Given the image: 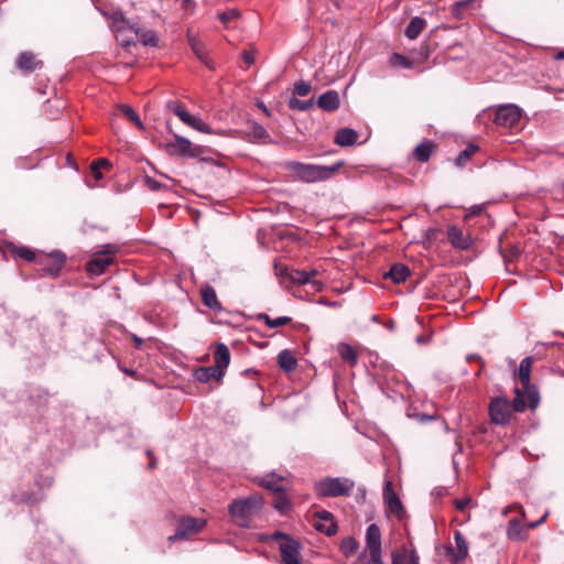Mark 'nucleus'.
I'll return each instance as SVG.
<instances>
[{
    "label": "nucleus",
    "mask_w": 564,
    "mask_h": 564,
    "mask_svg": "<svg viewBox=\"0 0 564 564\" xmlns=\"http://www.w3.org/2000/svg\"><path fill=\"white\" fill-rule=\"evenodd\" d=\"M340 166V162L333 165H317L292 161L286 164L290 172H292L299 180L306 183L328 180Z\"/></svg>",
    "instance_id": "obj_1"
},
{
    "label": "nucleus",
    "mask_w": 564,
    "mask_h": 564,
    "mask_svg": "<svg viewBox=\"0 0 564 564\" xmlns=\"http://www.w3.org/2000/svg\"><path fill=\"white\" fill-rule=\"evenodd\" d=\"M355 481L347 477H325L314 484V490L318 497L348 496Z\"/></svg>",
    "instance_id": "obj_2"
},
{
    "label": "nucleus",
    "mask_w": 564,
    "mask_h": 564,
    "mask_svg": "<svg viewBox=\"0 0 564 564\" xmlns=\"http://www.w3.org/2000/svg\"><path fill=\"white\" fill-rule=\"evenodd\" d=\"M262 507V499L258 496H250L245 499L234 500L229 505V513L241 527L247 525L248 519Z\"/></svg>",
    "instance_id": "obj_3"
},
{
    "label": "nucleus",
    "mask_w": 564,
    "mask_h": 564,
    "mask_svg": "<svg viewBox=\"0 0 564 564\" xmlns=\"http://www.w3.org/2000/svg\"><path fill=\"white\" fill-rule=\"evenodd\" d=\"M206 525L205 519H198L194 517H182L177 521L176 531L173 535L169 536L170 542L177 540H184L191 534L200 532Z\"/></svg>",
    "instance_id": "obj_4"
},
{
    "label": "nucleus",
    "mask_w": 564,
    "mask_h": 564,
    "mask_svg": "<svg viewBox=\"0 0 564 564\" xmlns=\"http://www.w3.org/2000/svg\"><path fill=\"white\" fill-rule=\"evenodd\" d=\"M490 420L495 424H507L511 419V405L506 397H496L489 403Z\"/></svg>",
    "instance_id": "obj_5"
},
{
    "label": "nucleus",
    "mask_w": 564,
    "mask_h": 564,
    "mask_svg": "<svg viewBox=\"0 0 564 564\" xmlns=\"http://www.w3.org/2000/svg\"><path fill=\"white\" fill-rule=\"evenodd\" d=\"M167 108L173 111L174 115H176L180 120L185 123L186 126L204 133H210L212 129L210 127L204 122L199 117H196L188 111L185 110V108L174 101H169Z\"/></svg>",
    "instance_id": "obj_6"
},
{
    "label": "nucleus",
    "mask_w": 564,
    "mask_h": 564,
    "mask_svg": "<svg viewBox=\"0 0 564 564\" xmlns=\"http://www.w3.org/2000/svg\"><path fill=\"white\" fill-rule=\"evenodd\" d=\"M522 117V109L513 104L501 105L496 110L495 122L505 128L517 126Z\"/></svg>",
    "instance_id": "obj_7"
},
{
    "label": "nucleus",
    "mask_w": 564,
    "mask_h": 564,
    "mask_svg": "<svg viewBox=\"0 0 564 564\" xmlns=\"http://www.w3.org/2000/svg\"><path fill=\"white\" fill-rule=\"evenodd\" d=\"M514 399L512 402V408L516 412H522L527 406L531 409H535L539 405L540 397L538 391L530 386L528 390H523L521 388L514 389Z\"/></svg>",
    "instance_id": "obj_8"
},
{
    "label": "nucleus",
    "mask_w": 564,
    "mask_h": 564,
    "mask_svg": "<svg viewBox=\"0 0 564 564\" xmlns=\"http://www.w3.org/2000/svg\"><path fill=\"white\" fill-rule=\"evenodd\" d=\"M301 543L293 538H285L279 544V551L283 564H302Z\"/></svg>",
    "instance_id": "obj_9"
},
{
    "label": "nucleus",
    "mask_w": 564,
    "mask_h": 564,
    "mask_svg": "<svg viewBox=\"0 0 564 564\" xmlns=\"http://www.w3.org/2000/svg\"><path fill=\"white\" fill-rule=\"evenodd\" d=\"M113 250L107 249L93 254L87 263V271L93 275H100L113 262Z\"/></svg>",
    "instance_id": "obj_10"
},
{
    "label": "nucleus",
    "mask_w": 564,
    "mask_h": 564,
    "mask_svg": "<svg viewBox=\"0 0 564 564\" xmlns=\"http://www.w3.org/2000/svg\"><path fill=\"white\" fill-rule=\"evenodd\" d=\"M383 501L387 507V510L397 516L398 519H403L405 516L404 508L402 502L400 501L398 495L394 492L392 488V482L390 480L384 481L383 486Z\"/></svg>",
    "instance_id": "obj_11"
},
{
    "label": "nucleus",
    "mask_w": 564,
    "mask_h": 564,
    "mask_svg": "<svg viewBox=\"0 0 564 564\" xmlns=\"http://www.w3.org/2000/svg\"><path fill=\"white\" fill-rule=\"evenodd\" d=\"M366 546L369 556H381V531L376 523H371L366 531Z\"/></svg>",
    "instance_id": "obj_12"
},
{
    "label": "nucleus",
    "mask_w": 564,
    "mask_h": 564,
    "mask_svg": "<svg viewBox=\"0 0 564 564\" xmlns=\"http://www.w3.org/2000/svg\"><path fill=\"white\" fill-rule=\"evenodd\" d=\"M317 522L315 529L324 532L326 535L332 536L337 532V524L334 521V517L329 511L322 510L316 512Z\"/></svg>",
    "instance_id": "obj_13"
},
{
    "label": "nucleus",
    "mask_w": 564,
    "mask_h": 564,
    "mask_svg": "<svg viewBox=\"0 0 564 564\" xmlns=\"http://www.w3.org/2000/svg\"><path fill=\"white\" fill-rule=\"evenodd\" d=\"M166 148L170 154L195 156L192 149V142L185 137L175 134L174 141L169 142Z\"/></svg>",
    "instance_id": "obj_14"
},
{
    "label": "nucleus",
    "mask_w": 564,
    "mask_h": 564,
    "mask_svg": "<svg viewBox=\"0 0 564 564\" xmlns=\"http://www.w3.org/2000/svg\"><path fill=\"white\" fill-rule=\"evenodd\" d=\"M129 29L134 32L138 40L144 45L150 47L159 46V36L155 31L148 30L139 26L138 24H128Z\"/></svg>",
    "instance_id": "obj_15"
},
{
    "label": "nucleus",
    "mask_w": 564,
    "mask_h": 564,
    "mask_svg": "<svg viewBox=\"0 0 564 564\" xmlns=\"http://www.w3.org/2000/svg\"><path fill=\"white\" fill-rule=\"evenodd\" d=\"M447 237L453 247L466 250L471 245V238L465 235L464 231L457 226H449L447 229Z\"/></svg>",
    "instance_id": "obj_16"
},
{
    "label": "nucleus",
    "mask_w": 564,
    "mask_h": 564,
    "mask_svg": "<svg viewBox=\"0 0 564 564\" xmlns=\"http://www.w3.org/2000/svg\"><path fill=\"white\" fill-rule=\"evenodd\" d=\"M229 362H230L229 348L223 343L217 344L215 352H214L213 367L216 370L220 371V376H224L226 368L229 366Z\"/></svg>",
    "instance_id": "obj_17"
},
{
    "label": "nucleus",
    "mask_w": 564,
    "mask_h": 564,
    "mask_svg": "<svg viewBox=\"0 0 564 564\" xmlns=\"http://www.w3.org/2000/svg\"><path fill=\"white\" fill-rule=\"evenodd\" d=\"M186 36H187V42H188L192 51L194 52V54L197 56V58L212 69L213 65L210 64V61L208 59L207 50H206L204 43L200 42L198 36L193 34L191 31L187 32Z\"/></svg>",
    "instance_id": "obj_18"
},
{
    "label": "nucleus",
    "mask_w": 564,
    "mask_h": 564,
    "mask_svg": "<svg viewBox=\"0 0 564 564\" xmlns=\"http://www.w3.org/2000/svg\"><path fill=\"white\" fill-rule=\"evenodd\" d=\"M42 65V62L36 59L35 55L31 52H22L17 59L18 68L25 73L41 68Z\"/></svg>",
    "instance_id": "obj_19"
},
{
    "label": "nucleus",
    "mask_w": 564,
    "mask_h": 564,
    "mask_svg": "<svg viewBox=\"0 0 564 564\" xmlns=\"http://www.w3.org/2000/svg\"><path fill=\"white\" fill-rule=\"evenodd\" d=\"M317 106L324 111H335L339 107V95L336 90H327L318 97Z\"/></svg>",
    "instance_id": "obj_20"
},
{
    "label": "nucleus",
    "mask_w": 564,
    "mask_h": 564,
    "mask_svg": "<svg viewBox=\"0 0 564 564\" xmlns=\"http://www.w3.org/2000/svg\"><path fill=\"white\" fill-rule=\"evenodd\" d=\"M200 296L204 305L207 306L208 308L215 312H220L223 310V306L218 301L216 291L213 286L208 284L204 285L200 289Z\"/></svg>",
    "instance_id": "obj_21"
},
{
    "label": "nucleus",
    "mask_w": 564,
    "mask_h": 564,
    "mask_svg": "<svg viewBox=\"0 0 564 564\" xmlns=\"http://www.w3.org/2000/svg\"><path fill=\"white\" fill-rule=\"evenodd\" d=\"M276 274L280 276L289 278L295 284H308V275L306 274V270L292 269L290 270L286 267L279 268L275 264Z\"/></svg>",
    "instance_id": "obj_22"
},
{
    "label": "nucleus",
    "mask_w": 564,
    "mask_h": 564,
    "mask_svg": "<svg viewBox=\"0 0 564 564\" xmlns=\"http://www.w3.org/2000/svg\"><path fill=\"white\" fill-rule=\"evenodd\" d=\"M410 275V269L402 263H394L388 272L384 273V279H390L393 283L400 284L405 282Z\"/></svg>",
    "instance_id": "obj_23"
},
{
    "label": "nucleus",
    "mask_w": 564,
    "mask_h": 564,
    "mask_svg": "<svg viewBox=\"0 0 564 564\" xmlns=\"http://www.w3.org/2000/svg\"><path fill=\"white\" fill-rule=\"evenodd\" d=\"M358 133L350 128H343L336 132L335 143L340 147H350L357 142Z\"/></svg>",
    "instance_id": "obj_24"
},
{
    "label": "nucleus",
    "mask_w": 564,
    "mask_h": 564,
    "mask_svg": "<svg viewBox=\"0 0 564 564\" xmlns=\"http://www.w3.org/2000/svg\"><path fill=\"white\" fill-rule=\"evenodd\" d=\"M454 540L456 544V552L452 554L454 562H460L468 555V543L459 531L454 532Z\"/></svg>",
    "instance_id": "obj_25"
},
{
    "label": "nucleus",
    "mask_w": 564,
    "mask_h": 564,
    "mask_svg": "<svg viewBox=\"0 0 564 564\" xmlns=\"http://www.w3.org/2000/svg\"><path fill=\"white\" fill-rule=\"evenodd\" d=\"M507 536L512 541H523L527 538V529L520 520L512 519L507 528Z\"/></svg>",
    "instance_id": "obj_26"
},
{
    "label": "nucleus",
    "mask_w": 564,
    "mask_h": 564,
    "mask_svg": "<svg viewBox=\"0 0 564 564\" xmlns=\"http://www.w3.org/2000/svg\"><path fill=\"white\" fill-rule=\"evenodd\" d=\"M531 365V357L523 358L519 365L518 377L523 390H528L530 388Z\"/></svg>",
    "instance_id": "obj_27"
},
{
    "label": "nucleus",
    "mask_w": 564,
    "mask_h": 564,
    "mask_svg": "<svg viewBox=\"0 0 564 564\" xmlns=\"http://www.w3.org/2000/svg\"><path fill=\"white\" fill-rule=\"evenodd\" d=\"M426 21L423 18L414 17L404 30V35L409 40H415L424 30Z\"/></svg>",
    "instance_id": "obj_28"
},
{
    "label": "nucleus",
    "mask_w": 564,
    "mask_h": 564,
    "mask_svg": "<svg viewBox=\"0 0 564 564\" xmlns=\"http://www.w3.org/2000/svg\"><path fill=\"white\" fill-rule=\"evenodd\" d=\"M278 364H279L280 368L286 372H291V371L295 370L297 367V361H296L295 357L288 349H284L279 352Z\"/></svg>",
    "instance_id": "obj_29"
},
{
    "label": "nucleus",
    "mask_w": 564,
    "mask_h": 564,
    "mask_svg": "<svg viewBox=\"0 0 564 564\" xmlns=\"http://www.w3.org/2000/svg\"><path fill=\"white\" fill-rule=\"evenodd\" d=\"M224 376H220V371L216 370L213 366L202 367L195 371V378L199 382H208L210 379L220 380Z\"/></svg>",
    "instance_id": "obj_30"
},
{
    "label": "nucleus",
    "mask_w": 564,
    "mask_h": 564,
    "mask_svg": "<svg viewBox=\"0 0 564 564\" xmlns=\"http://www.w3.org/2000/svg\"><path fill=\"white\" fill-rule=\"evenodd\" d=\"M257 319L263 321L269 328H278V327H281V326H284V325L291 323V321H292L291 317H288V316H280L276 318H271L265 313L259 314L257 316Z\"/></svg>",
    "instance_id": "obj_31"
},
{
    "label": "nucleus",
    "mask_w": 564,
    "mask_h": 564,
    "mask_svg": "<svg viewBox=\"0 0 564 564\" xmlns=\"http://www.w3.org/2000/svg\"><path fill=\"white\" fill-rule=\"evenodd\" d=\"M433 150V143L425 141L415 147L413 154L414 158L420 162L429 161Z\"/></svg>",
    "instance_id": "obj_32"
},
{
    "label": "nucleus",
    "mask_w": 564,
    "mask_h": 564,
    "mask_svg": "<svg viewBox=\"0 0 564 564\" xmlns=\"http://www.w3.org/2000/svg\"><path fill=\"white\" fill-rule=\"evenodd\" d=\"M338 354L345 361H347L351 366L357 364V360H358L357 354L350 345L340 344L338 346Z\"/></svg>",
    "instance_id": "obj_33"
},
{
    "label": "nucleus",
    "mask_w": 564,
    "mask_h": 564,
    "mask_svg": "<svg viewBox=\"0 0 564 564\" xmlns=\"http://www.w3.org/2000/svg\"><path fill=\"white\" fill-rule=\"evenodd\" d=\"M282 477L275 475V474H269L264 476L261 480V485L270 490L273 491H281L282 490Z\"/></svg>",
    "instance_id": "obj_34"
},
{
    "label": "nucleus",
    "mask_w": 564,
    "mask_h": 564,
    "mask_svg": "<svg viewBox=\"0 0 564 564\" xmlns=\"http://www.w3.org/2000/svg\"><path fill=\"white\" fill-rule=\"evenodd\" d=\"M358 542L356 539L348 536L345 538L340 543V552L346 556H352L358 550Z\"/></svg>",
    "instance_id": "obj_35"
},
{
    "label": "nucleus",
    "mask_w": 564,
    "mask_h": 564,
    "mask_svg": "<svg viewBox=\"0 0 564 564\" xmlns=\"http://www.w3.org/2000/svg\"><path fill=\"white\" fill-rule=\"evenodd\" d=\"M478 147L475 144L467 145L456 158V166H464L466 162L477 152Z\"/></svg>",
    "instance_id": "obj_36"
},
{
    "label": "nucleus",
    "mask_w": 564,
    "mask_h": 564,
    "mask_svg": "<svg viewBox=\"0 0 564 564\" xmlns=\"http://www.w3.org/2000/svg\"><path fill=\"white\" fill-rule=\"evenodd\" d=\"M288 106L290 109H293V110L306 111L314 106V100L313 99L302 100L296 97H292L289 100Z\"/></svg>",
    "instance_id": "obj_37"
},
{
    "label": "nucleus",
    "mask_w": 564,
    "mask_h": 564,
    "mask_svg": "<svg viewBox=\"0 0 564 564\" xmlns=\"http://www.w3.org/2000/svg\"><path fill=\"white\" fill-rule=\"evenodd\" d=\"M98 11L107 19L111 20L113 24L118 23H127L124 14L121 10L112 9V10H102L98 8Z\"/></svg>",
    "instance_id": "obj_38"
},
{
    "label": "nucleus",
    "mask_w": 564,
    "mask_h": 564,
    "mask_svg": "<svg viewBox=\"0 0 564 564\" xmlns=\"http://www.w3.org/2000/svg\"><path fill=\"white\" fill-rule=\"evenodd\" d=\"M273 506L278 511L283 513L290 509L291 503H290V500L288 499L286 495L281 490V491H276V495H275L274 501H273Z\"/></svg>",
    "instance_id": "obj_39"
},
{
    "label": "nucleus",
    "mask_w": 564,
    "mask_h": 564,
    "mask_svg": "<svg viewBox=\"0 0 564 564\" xmlns=\"http://www.w3.org/2000/svg\"><path fill=\"white\" fill-rule=\"evenodd\" d=\"M389 62H390V65L393 67H400V68H411L412 67V62L400 53H393L390 56Z\"/></svg>",
    "instance_id": "obj_40"
},
{
    "label": "nucleus",
    "mask_w": 564,
    "mask_h": 564,
    "mask_svg": "<svg viewBox=\"0 0 564 564\" xmlns=\"http://www.w3.org/2000/svg\"><path fill=\"white\" fill-rule=\"evenodd\" d=\"M120 111L126 116L128 117L133 123H135V126L139 128V129H144V126L140 119V117L137 115V112L130 107V106H127V105H121L120 106Z\"/></svg>",
    "instance_id": "obj_41"
},
{
    "label": "nucleus",
    "mask_w": 564,
    "mask_h": 564,
    "mask_svg": "<svg viewBox=\"0 0 564 564\" xmlns=\"http://www.w3.org/2000/svg\"><path fill=\"white\" fill-rule=\"evenodd\" d=\"M312 90L308 82L300 80L294 85V94L301 97L307 96Z\"/></svg>",
    "instance_id": "obj_42"
},
{
    "label": "nucleus",
    "mask_w": 564,
    "mask_h": 564,
    "mask_svg": "<svg viewBox=\"0 0 564 564\" xmlns=\"http://www.w3.org/2000/svg\"><path fill=\"white\" fill-rule=\"evenodd\" d=\"M240 13L236 9L228 10L226 12H223L218 15L219 20L224 23V25L227 28L229 22L239 18Z\"/></svg>",
    "instance_id": "obj_43"
},
{
    "label": "nucleus",
    "mask_w": 564,
    "mask_h": 564,
    "mask_svg": "<svg viewBox=\"0 0 564 564\" xmlns=\"http://www.w3.org/2000/svg\"><path fill=\"white\" fill-rule=\"evenodd\" d=\"M251 134L256 139H264V138L268 137L267 130L264 129L263 126H261L259 123H252V126H251Z\"/></svg>",
    "instance_id": "obj_44"
},
{
    "label": "nucleus",
    "mask_w": 564,
    "mask_h": 564,
    "mask_svg": "<svg viewBox=\"0 0 564 564\" xmlns=\"http://www.w3.org/2000/svg\"><path fill=\"white\" fill-rule=\"evenodd\" d=\"M144 183L148 186V188L153 192H158L163 188V185L159 181H156L155 178H153L151 176H145Z\"/></svg>",
    "instance_id": "obj_45"
},
{
    "label": "nucleus",
    "mask_w": 564,
    "mask_h": 564,
    "mask_svg": "<svg viewBox=\"0 0 564 564\" xmlns=\"http://www.w3.org/2000/svg\"><path fill=\"white\" fill-rule=\"evenodd\" d=\"M15 254L20 258H23L28 261H32L34 259V252L25 247L18 248L15 250Z\"/></svg>",
    "instance_id": "obj_46"
},
{
    "label": "nucleus",
    "mask_w": 564,
    "mask_h": 564,
    "mask_svg": "<svg viewBox=\"0 0 564 564\" xmlns=\"http://www.w3.org/2000/svg\"><path fill=\"white\" fill-rule=\"evenodd\" d=\"M470 501H471V499L466 497V498H462V499H456L454 501V505L458 511H464L467 508V506L470 503Z\"/></svg>",
    "instance_id": "obj_47"
},
{
    "label": "nucleus",
    "mask_w": 564,
    "mask_h": 564,
    "mask_svg": "<svg viewBox=\"0 0 564 564\" xmlns=\"http://www.w3.org/2000/svg\"><path fill=\"white\" fill-rule=\"evenodd\" d=\"M466 360H467L468 362L477 361V362H479V364H480V369H479V370L477 371V373H476V376H479V375H480V372H481V370H482V368H484V361H482L481 357H480L479 355H476V354H470V355H467V356H466Z\"/></svg>",
    "instance_id": "obj_48"
},
{
    "label": "nucleus",
    "mask_w": 564,
    "mask_h": 564,
    "mask_svg": "<svg viewBox=\"0 0 564 564\" xmlns=\"http://www.w3.org/2000/svg\"><path fill=\"white\" fill-rule=\"evenodd\" d=\"M306 274L308 275V283H312L314 285L317 284V282L315 281V278L319 274V271L318 269L316 268H313V269H310V270H306Z\"/></svg>",
    "instance_id": "obj_49"
},
{
    "label": "nucleus",
    "mask_w": 564,
    "mask_h": 564,
    "mask_svg": "<svg viewBox=\"0 0 564 564\" xmlns=\"http://www.w3.org/2000/svg\"><path fill=\"white\" fill-rule=\"evenodd\" d=\"M242 59L246 64L251 65L254 63V54L252 51H243Z\"/></svg>",
    "instance_id": "obj_50"
},
{
    "label": "nucleus",
    "mask_w": 564,
    "mask_h": 564,
    "mask_svg": "<svg viewBox=\"0 0 564 564\" xmlns=\"http://www.w3.org/2000/svg\"><path fill=\"white\" fill-rule=\"evenodd\" d=\"M484 210L482 205H475L469 209L467 217L479 215Z\"/></svg>",
    "instance_id": "obj_51"
},
{
    "label": "nucleus",
    "mask_w": 564,
    "mask_h": 564,
    "mask_svg": "<svg viewBox=\"0 0 564 564\" xmlns=\"http://www.w3.org/2000/svg\"><path fill=\"white\" fill-rule=\"evenodd\" d=\"M100 170H101V169H100V167H98V165H94V164H91V173H93V175H94V177H95L96 180H101V178H102V174H101V171H100Z\"/></svg>",
    "instance_id": "obj_52"
},
{
    "label": "nucleus",
    "mask_w": 564,
    "mask_h": 564,
    "mask_svg": "<svg viewBox=\"0 0 564 564\" xmlns=\"http://www.w3.org/2000/svg\"><path fill=\"white\" fill-rule=\"evenodd\" d=\"M94 165H98V167H109L111 164L107 159H98L96 162L93 163Z\"/></svg>",
    "instance_id": "obj_53"
},
{
    "label": "nucleus",
    "mask_w": 564,
    "mask_h": 564,
    "mask_svg": "<svg viewBox=\"0 0 564 564\" xmlns=\"http://www.w3.org/2000/svg\"><path fill=\"white\" fill-rule=\"evenodd\" d=\"M416 417L420 422L424 423V422H430V421L435 420L436 416L430 415V414H421V415H417Z\"/></svg>",
    "instance_id": "obj_54"
},
{
    "label": "nucleus",
    "mask_w": 564,
    "mask_h": 564,
    "mask_svg": "<svg viewBox=\"0 0 564 564\" xmlns=\"http://www.w3.org/2000/svg\"><path fill=\"white\" fill-rule=\"evenodd\" d=\"M285 538H291L290 535L283 533V532H280V531H276L272 534V539L273 540H280L281 541H285Z\"/></svg>",
    "instance_id": "obj_55"
},
{
    "label": "nucleus",
    "mask_w": 564,
    "mask_h": 564,
    "mask_svg": "<svg viewBox=\"0 0 564 564\" xmlns=\"http://www.w3.org/2000/svg\"><path fill=\"white\" fill-rule=\"evenodd\" d=\"M367 564H383L381 556H370Z\"/></svg>",
    "instance_id": "obj_56"
},
{
    "label": "nucleus",
    "mask_w": 564,
    "mask_h": 564,
    "mask_svg": "<svg viewBox=\"0 0 564 564\" xmlns=\"http://www.w3.org/2000/svg\"><path fill=\"white\" fill-rule=\"evenodd\" d=\"M131 338H132V340H133V343H134L135 347H137V348H140V347H141V345H142V343H143V339H142V338H140L139 336L134 335V334L131 336Z\"/></svg>",
    "instance_id": "obj_57"
},
{
    "label": "nucleus",
    "mask_w": 564,
    "mask_h": 564,
    "mask_svg": "<svg viewBox=\"0 0 564 564\" xmlns=\"http://www.w3.org/2000/svg\"><path fill=\"white\" fill-rule=\"evenodd\" d=\"M555 59H564V51H560V52L555 55Z\"/></svg>",
    "instance_id": "obj_58"
},
{
    "label": "nucleus",
    "mask_w": 564,
    "mask_h": 564,
    "mask_svg": "<svg viewBox=\"0 0 564 564\" xmlns=\"http://www.w3.org/2000/svg\"><path fill=\"white\" fill-rule=\"evenodd\" d=\"M470 0H467V1H460L458 2L457 4L458 6H462V7H467L469 4Z\"/></svg>",
    "instance_id": "obj_59"
},
{
    "label": "nucleus",
    "mask_w": 564,
    "mask_h": 564,
    "mask_svg": "<svg viewBox=\"0 0 564 564\" xmlns=\"http://www.w3.org/2000/svg\"><path fill=\"white\" fill-rule=\"evenodd\" d=\"M544 520V518H542L539 522H534V523H530L529 524V528H535L536 524H539L540 522H542Z\"/></svg>",
    "instance_id": "obj_60"
},
{
    "label": "nucleus",
    "mask_w": 564,
    "mask_h": 564,
    "mask_svg": "<svg viewBox=\"0 0 564 564\" xmlns=\"http://www.w3.org/2000/svg\"><path fill=\"white\" fill-rule=\"evenodd\" d=\"M260 108H262V110L265 112V113H269V110L268 108L263 105V104H260L259 105Z\"/></svg>",
    "instance_id": "obj_61"
},
{
    "label": "nucleus",
    "mask_w": 564,
    "mask_h": 564,
    "mask_svg": "<svg viewBox=\"0 0 564 564\" xmlns=\"http://www.w3.org/2000/svg\"><path fill=\"white\" fill-rule=\"evenodd\" d=\"M416 341H417V343H423V341H424V338H423L422 336H419V337L416 338Z\"/></svg>",
    "instance_id": "obj_62"
},
{
    "label": "nucleus",
    "mask_w": 564,
    "mask_h": 564,
    "mask_svg": "<svg viewBox=\"0 0 564 564\" xmlns=\"http://www.w3.org/2000/svg\"><path fill=\"white\" fill-rule=\"evenodd\" d=\"M154 466H155V462L154 460L150 462L149 468H154Z\"/></svg>",
    "instance_id": "obj_63"
},
{
    "label": "nucleus",
    "mask_w": 564,
    "mask_h": 564,
    "mask_svg": "<svg viewBox=\"0 0 564 564\" xmlns=\"http://www.w3.org/2000/svg\"><path fill=\"white\" fill-rule=\"evenodd\" d=\"M393 564H398L397 557H393Z\"/></svg>",
    "instance_id": "obj_64"
}]
</instances>
